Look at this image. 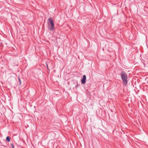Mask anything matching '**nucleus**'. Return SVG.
I'll return each mask as SVG.
<instances>
[{"mask_svg": "<svg viewBox=\"0 0 148 148\" xmlns=\"http://www.w3.org/2000/svg\"><path fill=\"white\" fill-rule=\"evenodd\" d=\"M122 82L124 85L126 86L127 84V76L126 73L124 71H121L120 74Z\"/></svg>", "mask_w": 148, "mask_h": 148, "instance_id": "nucleus-1", "label": "nucleus"}, {"mask_svg": "<svg viewBox=\"0 0 148 148\" xmlns=\"http://www.w3.org/2000/svg\"><path fill=\"white\" fill-rule=\"evenodd\" d=\"M48 24H50L51 26H48L49 29L51 31H53L54 29V25L53 20L51 18H49L48 19Z\"/></svg>", "mask_w": 148, "mask_h": 148, "instance_id": "nucleus-2", "label": "nucleus"}, {"mask_svg": "<svg viewBox=\"0 0 148 148\" xmlns=\"http://www.w3.org/2000/svg\"><path fill=\"white\" fill-rule=\"evenodd\" d=\"M86 80V75H84L82 79H81V82L82 84H85Z\"/></svg>", "mask_w": 148, "mask_h": 148, "instance_id": "nucleus-3", "label": "nucleus"}, {"mask_svg": "<svg viewBox=\"0 0 148 148\" xmlns=\"http://www.w3.org/2000/svg\"><path fill=\"white\" fill-rule=\"evenodd\" d=\"M10 138L9 136H7L6 138V140L8 142H10Z\"/></svg>", "mask_w": 148, "mask_h": 148, "instance_id": "nucleus-4", "label": "nucleus"}, {"mask_svg": "<svg viewBox=\"0 0 148 148\" xmlns=\"http://www.w3.org/2000/svg\"><path fill=\"white\" fill-rule=\"evenodd\" d=\"M79 86V85L78 84V83L77 82V84H76L75 85V88H77Z\"/></svg>", "mask_w": 148, "mask_h": 148, "instance_id": "nucleus-5", "label": "nucleus"}, {"mask_svg": "<svg viewBox=\"0 0 148 148\" xmlns=\"http://www.w3.org/2000/svg\"><path fill=\"white\" fill-rule=\"evenodd\" d=\"M10 145L12 147V148H14V144L13 143H11Z\"/></svg>", "mask_w": 148, "mask_h": 148, "instance_id": "nucleus-6", "label": "nucleus"}, {"mask_svg": "<svg viewBox=\"0 0 148 148\" xmlns=\"http://www.w3.org/2000/svg\"><path fill=\"white\" fill-rule=\"evenodd\" d=\"M18 79H19V84L20 85H21V80L20 79L19 77H18Z\"/></svg>", "mask_w": 148, "mask_h": 148, "instance_id": "nucleus-7", "label": "nucleus"}]
</instances>
